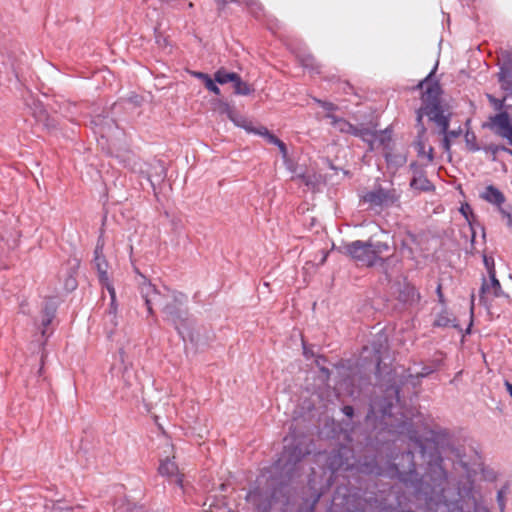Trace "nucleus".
Returning a JSON list of instances; mask_svg holds the SVG:
<instances>
[{
    "label": "nucleus",
    "mask_w": 512,
    "mask_h": 512,
    "mask_svg": "<svg viewBox=\"0 0 512 512\" xmlns=\"http://www.w3.org/2000/svg\"><path fill=\"white\" fill-rule=\"evenodd\" d=\"M141 293L145 299V304L149 314L153 313V307H159L165 317V320L173 324L180 331V327L185 321L186 312L183 305L186 297L182 293H177L164 288L163 291L157 290L152 284H144Z\"/></svg>",
    "instance_id": "f257e3e1"
},
{
    "label": "nucleus",
    "mask_w": 512,
    "mask_h": 512,
    "mask_svg": "<svg viewBox=\"0 0 512 512\" xmlns=\"http://www.w3.org/2000/svg\"><path fill=\"white\" fill-rule=\"evenodd\" d=\"M345 254L360 266L372 267L382 261L383 255L390 251L386 242L356 240L344 246Z\"/></svg>",
    "instance_id": "f03ea898"
},
{
    "label": "nucleus",
    "mask_w": 512,
    "mask_h": 512,
    "mask_svg": "<svg viewBox=\"0 0 512 512\" xmlns=\"http://www.w3.org/2000/svg\"><path fill=\"white\" fill-rule=\"evenodd\" d=\"M489 281L483 279L480 289V302L487 308L492 307L493 301L496 298L507 297L502 290L499 280L496 278L495 268L489 269Z\"/></svg>",
    "instance_id": "7ed1b4c3"
},
{
    "label": "nucleus",
    "mask_w": 512,
    "mask_h": 512,
    "mask_svg": "<svg viewBox=\"0 0 512 512\" xmlns=\"http://www.w3.org/2000/svg\"><path fill=\"white\" fill-rule=\"evenodd\" d=\"M436 69L437 64L435 65L434 69L417 85V88L423 91L422 101L425 106H439L441 88L439 83L433 79V75Z\"/></svg>",
    "instance_id": "20e7f679"
},
{
    "label": "nucleus",
    "mask_w": 512,
    "mask_h": 512,
    "mask_svg": "<svg viewBox=\"0 0 512 512\" xmlns=\"http://www.w3.org/2000/svg\"><path fill=\"white\" fill-rule=\"evenodd\" d=\"M102 251H103V244H101V245L97 244V246L95 248V252H94L95 253L94 262H95V266L98 271L99 281L102 284V286L105 287L107 289V291L109 292L110 297L112 298V304H114V302L116 300V292H115V289H114L112 283L109 280V276H108V272H107L108 263H107L105 257L103 256Z\"/></svg>",
    "instance_id": "39448f33"
},
{
    "label": "nucleus",
    "mask_w": 512,
    "mask_h": 512,
    "mask_svg": "<svg viewBox=\"0 0 512 512\" xmlns=\"http://www.w3.org/2000/svg\"><path fill=\"white\" fill-rule=\"evenodd\" d=\"M429 117V119L436 123V125L440 128V133H446L449 127V118L446 116L443 111L440 109V106H424L419 109L417 113V121L421 124L423 115Z\"/></svg>",
    "instance_id": "423d86ee"
},
{
    "label": "nucleus",
    "mask_w": 512,
    "mask_h": 512,
    "mask_svg": "<svg viewBox=\"0 0 512 512\" xmlns=\"http://www.w3.org/2000/svg\"><path fill=\"white\" fill-rule=\"evenodd\" d=\"M158 472L161 476L173 479L181 488L183 487V475L179 472L178 465L174 461V455L160 459Z\"/></svg>",
    "instance_id": "0eeeda50"
},
{
    "label": "nucleus",
    "mask_w": 512,
    "mask_h": 512,
    "mask_svg": "<svg viewBox=\"0 0 512 512\" xmlns=\"http://www.w3.org/2000/svg\"><path fill=\"white\" fill-rule=\"evenodd\" d=\"M491 124L495 128L496 133L512 145V122L509 114L501 112L495 115L491 118Z\"/></svg>",
    "instance_id": "6e6552de"
},
{
    "label": "nucleus",
    "mask_w": 512,
    "mask_h": 512,
    "mask_svg": "<svg viewBox=\"0 0 512 512\" xmlns=\"http://www.w3.org/2000/svg\"><path fill=\"white\" fill-rule=\"evenodd\" d=\"M364 200L365 202L377 206L390 205L398 200V195H396L394 191H386L382 188H379L374 191L368 192L364 196Z\"/></svg>",
    "instance_id": "1a4fd4ad"
},
{
    "label": "nucleus",
    "mask_w": 512,
    "mask_h": 512,
    "mask_svg": "<svg viewBox=\"0 0 512 512\" xmlns=\"http://www.w3.org/2000/svg\"><path fill=\"white\" fill-rule=\"evenodd\" d=\"M425 128L423 125L420 126L418 138L414 144L415 149L417 151L418 157L423 160H426L427 163H431L434 159L433 148L430 145H427L425 139Z\"/></svg>",
    "instance_id": "9d476101"
},
{
    "label": "nucleus",
    "mask_w": 512,
    "mask_h": 512,
    "mask_svg": "<svg viewBox=\"0 0 512 512\" xmlns=\"http://www.w3.org/2000/svg\"><path fill=\"white\" fill-rule=\"evenodd\" d=\"M253 134L259 135L265 140L273 145H276L282 155V158L286 160L288 158V151L285 143L281 141L278 137H276L274 134H272L265 126H258L254 130Z\"/></svg>",
    "instance_id": "9b49d317"
},
{
    "label": "nucleus",
    "mask_w": 512,
    "mask_h": 512,
    "mask_svg": "<svg viewBox=\"0 0 512 512\" xmlns=\"http://www.w3.org/2000/svg\"><path fill=\"white\" fill-rule=\"evenodd\" d=\"M480 197L488 203L497 207V210L503 207L506 201L504 194L495 186L489 185L480 194Z\"/></svg>",
    "instance_id": "f8f14e48"
},
{
    "label": "nucleus",
    "mask_w": 512,
    "mask_h": 512,
    "mask_svg": "<svg viewBox=\"0 0 512 512\" xmlns=\"http://www.w3.org/2000/svg\"><path fill=\"white\" fill-rule=\"evenodd\" d=\"M399 300L405 304H416L420 300V294L410 283H403L399 289Z\"/></svg>",
    "instance_id": "ddd939ff"
},
{
    "label": "nucleus",
    "mask_w": 512,
    "mask_h": 512,
    "mask_svg": "<svg viewBox=\"0 0 512 512\" xmlns=\"http://www.w3.org/2000/svg\"><path fill=\"white\" fill-rule=\"evenodd\" d=\"M327 117L331 120V125L334 127L335 130L347 133V134H353V135H362L360 131L354 127L352 124H350L348 121L340 118H336L333 115H327Z\"/></svg>",
    "instance_id": "4468645a"
},
{
    "label": "nucleus",
    "mask_w": 512,
    "mask_h": 512,
    "mask_svg": "<svg viewBox=\"0 0 512 512\" xmlns=\"http://www.w3.org/2000/svg\"><path fill=\"white\" fill-rule=\"evenodd\" d=\"M304 455L305 453L298 446L291 450L285 448L282 459L280 461L283 462V467L288 468L290 465H295L297 462H299Z\"/></svg>",
    "instance_id": "2eb2a0df"
},
{
    "label": "nucleus",
    "mask_w": 512,
    "mask_h": 512,
    "mask_svg": "<svg viewBox=\"0 0 512 512\" xmlns=\"http://www.w3.org/2000/svg\"><path fill=\"white\" fill-rule=\"evenodd\" d=\"M229 119L238 127L243 128L248 133H253L256 127L253 126L252 122L245 117L236 114L232 111L228 113Z\"/></svg>",
    "instance_id": "dca6fc26"
},
{
    "label": "nucleus",
    "mask_w": 512,
    "mask_h": 512,
    "mask_svg": "<svg viewBox=\"0 0 512 512\" xmlns=\"http://www.w3.org/2000/svg\"><path fill=\"white\" fill-rule=\"evenodd\" d=\"M410 185L412 188L420 191H430L434 188L433 184L423 174L414 176Z\"/></svg>",
    "instance_id": "f3484780"
},
{
    "label": "nucleus",
    "mask_w": 512,
    "mask_h": 512,
    "mask_svg": "<svg viewBox=\"0 0 512 512\" xmlns=\"http://www.w3.org/2000/svg\"><path fill=\"white\" fill-rule=\"evenodd\" d=\"M192 75L200 80H202L205 84V87L215 95H220V89L212 80V78L203 72H192Z\"/></svg>",
    "instance_id": "a211bd4d"
},
{
    "label": "nucleus",
    "mask_w": 512,
    "mask_h": 512,
    "mask_svg": "<svg viewBox=\"0 0 512 512\" xmlns=\"http://www.w3.org/2000/svg\"><path fill=\"white\" fill-rule=\"evenodd\" d=\"M237 73L234 72H228L225 69L221 68L217 70L214 74V79L219 84H226L229 82H234V80H237Z\"/></svg>",
    "instance_id": "6ab92c4d"
},
{
    "label": "nucleus",
    "mask_w": 512,
    "mask_h": 512,
    "mask_svg": "<svg viewBox=\"0 0 512 512\" xmlns=\"http://www.w3.org/2000/svg\"><path fill=\"white\" fill-rule=\"evenodd\" d=\"M263 493L259 489H254L248 492L246 500L248 503L256 507L257 509H266V506L262 505Z\"/></svg>",
    "instance_id": "aec40b11"
},
{
    "label": "nucleus",
    "mask_w": 512,
    "mask_h": 512,
    "mask_svg": "<svg viewBox=\"0 0 512 512\" xmlns=\"http://www.w3.org/2000/svg\"><path fill=\"white\" fill-rule=\"evenodd\" d=\"M499 82L505 91L512 94V74L510 71L501 69L499 72Z\"/></svg>",
    "instance_id": "412c9836"
},
{
    "label": "nucleus",
    "mask_w": 512,
    "mask_h": 512,
    "mask_svg": "<svg viewBox=\"0 0 512 512\" xmlns=\"http://www.w3.org/2000/svg\"><path fill=\"white\" fill-rule=\"evenodd\" d=\"M235 94L237 95H250L253 92V89L247 82L242 81L241 77L238 75L237 80L233 82Z\"/></svg>",
    "instance_id": "4be33fe9"
},
{
    "label": "nucleus",
    "mask_w": 512,
    "mask_h": 512,
    "mask_svg": "<svg viewBox=\"0 0 512 512\" xmlns=\"http://www.w3.org/2000/svg\"><path fill=\"white\" fill-rule=\"evenodd\" d=\"M105 321L111 325V331L117 326V307H116V301L114 304H110V309L105 314Z\"/></svg>",
    "instance_id": "5701e85b"
},
{
    "label": "nucleus",
    "mask_w": 512,
    "mask_h": 512,
    "mask_svg": "<svg viewBox=\"0 0 512 512\" xmlns=\"http://www.w3.org/2000/svg\"><path fill=\"white\" fill-rule=\"evenodd\" d=\"M302 62V65L307 68V69H310V70H315L317 69V65L315 63V59L313 56L311 55H307L305 57L302 58L301 60Z\"/></svg>",
    "instance_id": "b1692460"
},
{
    "label": "nucleus",
    "mask_w": 512,
    "mask_h": 512,
    "mask_svg": "<svg viewBox=\"0 0 512 512\" xmlns=\"http://www.w3.org/2000/svg\"><path fill=\"white\" fill-rule=\"evenodd\" d=\"M460 212L465 217V219L467 220L469 225H471L472 224L471 218H474L471 207L468 204H464L461 206Z\"/></svg>",
    "instance_id": "393cba45"
},
{
    "label": "nucleus",
    "mask_w": 512,
    "mask_h": 512,
    "mask_svg": "<svg viewBox=\"0 0 512 512\" xmlns=\"http://www.w3.org/2000/svg\"><path fill=\"white\" fill-rule=\"evenodd\" d=\"M52 319H53V315L48 312L43 315L42 330H41L42 336H45L46 328L50 325V323L52 322Z\"/></svg>",
    "instance_id": "a878e982"
},
{
    "label": "nucleus",
    "mask_w": 512,
    "mask_h": 512,
    "mask_svg": "<svg viewBox=\"0 0 512 512\" xmlns=\"http://www.w3.org/2000/svg\"><path fill=\"white\" fill-rule=\"evenodd\" d=\"M466 143L470 150L477 151L479 150V147L475 144V135L466 133L465 135Z\"/></svg>",
    "instance_id": "bb28decb"
},
{
    "label": "nucleus",
    "mask_w": 512,
    "mask_h": 512,
    "mask_svg": "<svg viewBox=\"0 0 512 512\" xmlns=\"http://www.w3.org/2000/svg\"><path fill=\"white\" fill-rule=\"evenodd\" d=\"M498 212L500 213L501 217L506 220V224L509 227H512V213L506 210L504 207L500 208Z\"/></svg>",
    "instance_id": "cd10ccee"
},
{
    "label": "nucleus",
    "mask_w": 512,
    "mask_h": 512,
    "mask_svg": "<svg viewBox=\"0 0 512 512\" xmlns=\"http://www.w3.org/2000/svg\"><path fill=\"white\" fill-rule=\"evenodd\" d=\"M117 357L119 361L123 364V372L127 370L129 363L127 362V355L123 349L118 351Z\"/></svg>",
    "instance_id": "c85d7f7f"
},
{
    "label": "nucleus",
    "mask_w": 512,
    "mask_h": 512,
    "mask_svg": "<svg viewBox=\"0 0 512 512\" xmlns=\"http://www.w3.org/2000/svg\"><path fill=\"white\" fill-rule=\"evenodd\" d=\"M52 512H74V507H62L59 503H56L52 507Z\"/></svg>",
    "instance_id": "c756f323"
},
{
    "label": "nucleus",
    "mask_w": 512,
    "mask_h": 512,
    "mask_svg": "<svg viewBox=\"0 0 512 512\" xmlns=\"http://www.w3.org/2000/svg\"><path fill=\"white\" fill-rule=\"evenodd\" d=\"M441 134L443 135V141H442L443 149L446 152H449L450 148H451V139L449 138V135H447V132L441 133Z\"/></svg>",
    "instance_id": "7c9ffc66"
},
{
    "label": "nucleus",
    "mask_w": 512,
    "mask_h": 512,
    "mask_svg": "<svg viewBox=\"0 0 512 512\" xmlns=\"http://www.w3.org/2000/svg\"><path fill=\"white\" fill-rule=\"evenodd\" d=\"M450 319L445 315H439L436 320L437 326H448L450 324Z\"/></svg>",
    "instance_id": "2f4dec72"
},
{
    "label": "nucleus",
    "mask_w": 512,
    "mask_h": 512,
    "mask_svg": "<svg viewBox=\"0 0 512 512\" xmlns=\"http://www.w3.org/2000/svg\"><path fill=\"white\" fill-rule=\"evenodd\" d=\"M497 500H498V504H499L500 510L503 512L504 511V507H505V502H504V495H503L502 491L498 492Z\"/></svg>",
    "instance_id": "473e14b6"
},
{
    "label": "nucleus",
    "mask_w": 512,
    "mask_h": 512,
    "mask_svg": "<svg viewBox=\"0 0 512 512\" xmlns=\"http://www.w3.org/2000/svg\"><path fill=\"white\" fill-rule=\"evenodd\" d=\"M484 264L489 271L490 268H494V260L492 258H489L487 256H484Z\"/></svg>",
    "instance_id": "72a5a7b5"
},
{
    "label": "nucleus",
    "mask_w": 512,
    "mask_h": 512,
    "mask_svg": "<svg viewBox=\"0 0 512 512\" xmlns=\"http://www.w3.org/2000/svg\"><path fill=\"white\" fill-rule=\"evenodd\" d=\"M433 372V369L424 367L421 372L417 373V376L426 377Z\"/></svg>",
    "instance_id": "f704fd0d"
},
{
    "label": "nucleus",
    "mask_w": 512,
    "mask_h": 512,
    "mask_svg": "<svg viewBox=\"0 0 512 512\" xmlns=\"http://www.w3.org/2000/svg\"><path fill=\"white\" fill-rule=\"evenodd\" d=\"M318 103H320L322 105V107L328 111H332L335 109V107L332 103L322 102V101H318Z\"/></svg>",
    "instance_id": "c9c22d12"
},
{
    "label": "nucleus",
    "mask_w": 512,
    "mask_h": 512,
    "mask_svg": "<svg viewBox=\"0 0 512 512\" xmlns=\"http://www.w3.org/2000/svg\"><path fill=\"white\" fill-rule=\"evenodd\" d=\"M353 412H354V410H353V407H352V406H344V407H343V413H344L346 416H348V417H352Z\"/></svg>",
    "instance_id": "e433bc0d"
},
{
    "label": "nucleus",
    "mask_w": 512,
    "mask_h": 512,
    "mask_svg": "<svg viewBox=\"0 0 512 512\" xmlns=\"http://www.w3.org/2000/svg\"><path fill=\"white\" fill-rule=\"evenodd\" d=\"M474 512H489L486 506L477 503L474 508Z\"/></svg>",
    "instance_id": "4c0bfd02"
},
{
    "label": "nucleus",
    "mask_w": 512,
    "mask_h": 512,
    "mask_svg": "<svg viewBox=\"0 0 512 512\" xmlns=\"http://www.w3.org/2000/svg\"><path fill=\"white\" fill-rule=\"evenodd\" d=\"M460 134H461V130L460 129L459 130H455V131H448L447 130V135H449L450 139L457 138V137L460 136Z\"/></svg>",
    "instance_id": "58836bf2"
},
{
    "label": "nucleus",
    "mask_w": 512,
    "mask_h": 512,
    "mask_svg": "<svg viewBox=\"0 0 512 512\" xmlns=\"http://www.w3.org/2000/svg\"><path fill=\"white\" fill-rule=\"evenodd\" d=\"M474 307H475V295H474V293H472L471 299H470V314H471V316H473Z\"/></svg>",
    "instance_id": "ea45409f"
},
{
    "label": "nucleus",
    "mask_w": 512,
    "mask_h": 512,
    "mask_svg": "<svg viewBox=\"0 0 512 512\" xmlns=\"http://www.w3.org/2000/svg\"><path fill=\"white\" fill-rule=\"evenodd\" d=\"M437 295H438V298H439V302L443 304L445 301H444V296H443L442 288H441L440 284L437 287Z\"/></svg>",
    "instance_id": "a19ab883"
},
{
    "label": "nucleus",
    "mask_w": 512,
    "mask_h": 512,
    "mask_svg": "<svg viewBox=\"0 0 512 512\" xmlns=\"http://www.w3.org/2000/svg\"><path fill=\"white\" fill-rule=\"evenodd\" d=\"M499 150L504 151V152H506V153H508L509 155H511V156H512V150H511V149H509V148H506V147H504V146H501V147H496V148L494 149V151H499Z\"/></svg>",
    "instance_id": "79ce46f5"
},
{
    "label": "nucleus",
    "mask_w": 512,
    "mask_h": 512,
    "mask_svg": "<svg viewBox=\"0 0 512 512\" xmlns=\"http://www.w3.org/2000/svg\"><path fill=\"white\" fill-rule=\"evenodd\" d=\"M505 387L509 393V395L512 397V384L508 381L505 382Z\"/></svg>",
    "instance_id": "37998d69"
},
{
    "label": "nucleus",
    "mask_w": 512,
    "mask_h": 512,
    "mask_svg": "<svg viewBox=\"0 0 512 512\" xmlns=\"http://www.w3.org/2000/svg\"><path fill=\"white\" fill-rule=\"evenodd\" d=\"M246 2L250 6L256 5V2L254 0H246Z\"/></svg>",
    "instance_id": "c03bdc74"
},
{
    "label": "nucleus",
    "mask_w": 512,
    "mask_h": 512,
    "mask_svg": "<svg viewBox=\"0 0 512 512\" xmlns=\"http://www.w3.org/2000/svg\"><path fill=\"white\" fill-rule=\"evenodd\" d=\"M97 132L104 136V129L102 127H99V130Z\"/></svg>",
    "instance_id": "a18cd8bd"
},
{
    "label": "nucleus",
    "mask_w": 512,
    "mask_h": 512,
    "mask_svg": "<svg viewBox=\"0 0 512 512\" xmlns=\"http://www.w3.org/2000/svg\"><path fill=\"white\" fill-rule=\"evenodd\" d=\"M167 447H168L171 451L173 450V446H172V445L167 444Z\"/></svg>",
    "instance_id": "49530a36"
}]
</instances>
